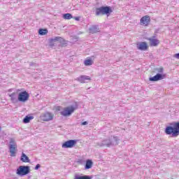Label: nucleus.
<instances>
[{
    "label": "nucleus",
    "instance_id": "25",
    "mask_svg": "<svg viewBox=\"0 0 179 179\" xmlns=\"http://www.w3.org/2000/svg\"><path fill=\"white\" fill-rule=\"evenodd\" d=\"M73 19L77 21L80 20V18L79 17H74Z\"/></svg>",
    "mask_w": 179,
    "mask_h": 179
},
{
    "label": "nucleus",
    "instance_id": "24",
    "mask_svg": "<svg viewBox=\"0 0 179 179\" xmlns=\"http://www.w3.org/2000/svg\"><path fill=\"white\" fill-rule=\"evenodd\" d=\"M175 58H177L178 59H179V53H176L174 55Z\"/></svg>",
    "mask_w": 179,
    "mask_h": 179
},
{
    "label": "nucleus",
    "instance_id": "9",
    "mask_svg": "<svg viewBox=\"0 0 179 179\" xmlns=\"http://www.w3.org/2000/svg\"><path fill=\"white\" fill-rule=\"evenodd\" d=\"M140 23L141 26H149L150 24V17L149 15H145L140 20Z\"/></svg>",
    "mask_w": 179,
    "mask_h": 179
},
{
    "label": "nucleus",
    "instance_id": "28",
    "mask_svg": "<svg viewBox=\"0 0 179 179\" xmlns=\"http://www.w3.org/2000/svg\"><path fill=\"white\" fill-rule=\"evenodd\" d=\"M82 125H87V122H83L81 124Z\"/></svg>",
    "mask_w": 179,
    "mask_h": 179
},
{
    "label": "nucleus",
    "instance_id": "16",
    "mask_svg": "<svg viewBox=\"0 0 179 179\" xmlns=\"http://www.w3.org/2000/svg\"><path fill=\"white\" fill-rule=\"evenodd\" d=\"M21 160L23 162V163H29V162H30L29 157H27L24 153H22Z\"/></svg>",
    "mask_w": 179,
    "mask_h": 179
},
{
    "label": "nucleus",
    "instance_id": "21",
    "mask_svg": "<svg viewBox=\"0 0 179 179\" xmlns=\"http://www.w3.org/2000/svg\"><path fill=\"white\" fill-rule=\"evenodd\" d=\"M64 19H66V20H71V19H73V17H72V15L71 13H66L63 15Z\"/></svg>",
    "mask_w": 179,
    "mask_h": 179
},
{
    "label": "nucleus",
    "instance_id": "4",
    "mask_svg": "<svg viewBox=\"0 0 179 179\" xmlns=\"http://www.w3.org/2000/svg\"><path fill=\"white\" fill-rule=\"evenodd\" d=\"M30 97V94L27 91H23L19 93L17 101L21 103H26L29 100Z\"/></svg>",
    "mask_w": 179,
    "mask_h": 179
},
{
    "label": "nucleus",
    "instance_id": "15",
    "mask_svg": "<svg viewBox=\"0 0 179 179\" xmlns=\"http://www.w3.org/2000/svg\"><path fill=\"white\" fill-rule=\"evenodd\" d=\"M92 166H93V162H92L91 159H88L86 161V164H85L86 170H89V169H92Z\"/></svg>",
    "mask_w": 179,
    "mask_h": 179
},
{
    "label": "nucleus",
    "instance_id": "20",
    "mask_svg": "<svg viewBox=\"0 0 179 179\" xmlns=\"http://www.w3.org/2000/svg\"><path fill=\"white\" fill-rule=\"evenodd\" d=\"M84 64L85 66L93 65V60H92L91 59H87L86 60H85Z\"/></svg>",
    "mask_w": 179,
    "mask_h": 179
},
{
    "label": "nucleus",
    "instance_id": "10",
    "mask_svg": "<svg viewBox=\"0 0 179 179\" xmlns=\"http://www.w3.org/2000/svg\"><path fill=\"white\" fill-rule=\"evenodd\" d=\"M166 78L165 75H162L160 73H157L153 77L150 78V82H157V80H162V79H164Z\"/></svg>",
    "mask_w": 179,
    "mask_h": 179
},
{
    "label": "nucleus",
    "instance_id": "18",
    "mask_svg": "<svg viewBox=\"0 0 179 179\" xmlns=\"http://www.w3.org/2000/svg\"><path fill=\"white\" fill-rule=\"evenodd\" d=\"M33 118V116H26L23 120L24 124H29V122H30Z\"/></svg>",
    "mask_w": 179,
    "mask_h": 179
},
{
    "label": "nucleus",
    "instance_id": "13",
    "mask_svg": "<svg viewBox=\"0 0 179 179\" xmlns=\"http://www.w3.org/2000/svg\"><path fill=\"white\" fill-rule=\"evenodd\" d=\"M8 96L10 97V101L13 103H17V95H16V92L9 94Z\"/></svg>",
    "mask_w": 179,
    "mask_h": 179
},
{
    "label": "nucleus",
    "instance_id": "22",
    "mask_svg": "<svg viewBox=\"0 0 179 179\" xmlns=\"http://www.w3.org/2000/svg\"><path fill=\"white\" fill-rule=\"evenodd\" d=\"M75 179H92V176H77Z\"/></svg>",
    "mask_w": 179,
    "mask_h": 179
},
{
    "label": "nucleus",
    "instance_id": "26",
    "mask_svg": "<svg viewBox=\"0 0 179 179\" xmlns=\"http://www.w3.org/2000/svg\"><path fill=\"white\" fill-rule=\"evenodd\" d=\"M38 169H40V164H37L35 167V170H38Z\"/></svg>",
    "mask_w": 179,
    "mask_h": 179
},
{
    "label": "nucleus",
    "instance_id": "5",
    "mask_svg": "<svg viewBox=\"0 0 179 179\" xmlns=\"http://www.w3.org/2000/svg\"><path fill=\"white\" fill-rule=\"evenodd\" d=\"M75 111V107L73 106H67L63 109V110L61 112V115H63L64 117H69V115H71V114Z\"/></svg>",
    "mask_w": 179,
    "mask_h": 179
},
{
    "label": "nucleus",
    "instance_id": "19",
    "mask_svg": "<svg viewBox=\"0 0 179 179\" xmlns=\"http://www.w3.org/2000/svg\"><path fill=\"white\" fill-rule=\"evenodd\" d=\"M99 31V27L97 26H94L90 29V33H92V34L94 33H98Z\"/></svg>",
    "mask_w": 179,
    "mask_h": 179
},
{
    "label": "nucleus",
    "instance_id": "14",
    "mask_svg": "<svg viewBox=\"0 0 179 179\" xmlns=\"http://www.w3.org/2000/svg\"><path fill=\"white\" fill-rule=\"evenodd\" d=\"M79 79L80 82H81L82 83H85L86 80H92V78H90V77L87 76H81Z\"/></svg>",
    "mask_w": 179,
    "mask_h": 179
},
{
    "label": "nucleus",
    "instance_id": "17",
    "mask_svg": "<svg viewBox=\"0 0 179 179\" xmlns=\"http://www.w3.org/2000/svg\"><path fill=\"white\" fill-rule=\"evenodd\" d=\"M38 34L40 36H45V34H48V30H47V29H40L38 30Z\"/></svg>",
    "mask_w": 179,
    "mask_h": 179
},
{
    "label": "nucleus",
    "instance_id": "27",
    "mask_svg": "<svg viewBox=\"0 0 179 179\" xmlns=\"http://www.w3.org/2000/svg\"><path fill=\"white\" fill-rule=\"evenodd\" d=\"M56 110H57V111H59V110H61V106H57V107L56 108Z\"/></svg>",
    "mask_w": 179,
    "mask_h": 179
},
{
    "label": "nucleus",
    "instance_id": "1",
    "mask_svg": "<svg viewBox=\"0 0 179 179\" xmlns=\"http://www.w3.org/2000/svg\"><path fill=\"white\" fill-rule=\"evenodd\" d=\"M166 135H171L173 138H176L179 135V122H175L173 126H168L165 129Z\"/></svg>",
    "mask_w": 179,
    "mask_h": 179
},
{
    "label": "nucleus",
    "instance_id": "3",
    "mask_svg": "<svg viewBox=\"0 0 179 179\" xmlns=\"http://www.w3.org/2000/svg\"><path fill=\"white\" fill-rule=\"evenodd\" d=\"M113 10L108 6L100 7L96 9V15L99 16L100 15H108V13H111Z\"/></svg>",
    "mask_w": 179,
    "mask_h": 179
},
{
    "label": "nucleus",
    "instance_id": "12",
    "mask_svg": "<svg viewBox=\"0 0 179 179\" xmlns=\"http://www.w3.org/2000/svg\"><path fill=\"white\" fill-rule=\"evenodd\" d=\"M137 48L141 51H146L149 48V46L146 42H141L137 44Z\"/></svg>",
    "mask_w": 179,
    "mask_h": 179
},
{
    "label": "nucleus",
    "instance_id": "23",
    "mask_svg": "<svg viewBox=\"0 0 179 179\" xmlns=\"http://www.w3.org/2000/svg\"><path fill=\"white\" fill-rule=\"evenodd\" d=\"M59 38H61V37H59V36L55 37V38H52V39H50V43H54V41H58V40H59Z\"/></svg>",
    "mask_w": 179,
    "mask_h": 179
},
{
    "label": "nucleus",
    "instance_id": "8",
    "mask_svg": "<svg viewBox=\"0 0 179 179\" xmlns=\"http://www.w3.org/2000/svg\"><path fill=\"white\" fill-rule=\"evenodd\" d=\"M77 142L76 140H69L62 144V148L72 149L76 145Z\"/></svg>",
    "mask_w": 179,
    "mask_h": 179
},
{
    "label": "nucleus",
    "instance_id": "6",
    "mask_svg": "<svg viewBox=\"0 0 179 179\" xmlns=\"http://www.w3.org/2000/svg\"><path fill=\"white\" fill-rule=\"evenodd\" d=\"M40 118L42 121L45 122L52 121V120H54V114L50 112H45L41 115Z\"/></svg>",
    "mask_w": 179,
    "mask_h": 179
},
{
    "label": "nucleus",
    "instance_id": "29",
    "mask_svg": "<svg viewBox=\"0 0 179 179\" xmlns=\"http://www.w3.org/2000/svg\"><path fill=\"white\" fill-rule=\"evenodd\" d=\"M0 130H1V126H0Z\"/></svg>",
    "mask_w": 179,
    "mask_h": 179
},
{
    "label": "nucleus",
    "instance_id": "11",
    "mask_svg": "<svg viewBox=\"0 0 179 179\" xmlns=\"http://www.w3.org/2000/svg\"><path fill=\"white\" fill-rule=\"evenodd\" d=\"M148 40L150 41V45H151V47H157V45L160 44V41L155 36L148 38Z\"/></svg>",
    "mask_w": 179,
    "mask_h": 179
},
{
    "label": "nucleus",
    "instance_id": "7",
    "mask_svg": "<svg viewBox=\"0 0 179 179\" xmlns=\"http://www.w3.org/2000/svg\"><path fill=\"white\" fill-rule=\"evenodd\" d=\"M10 143H12L10 145V156L12 157H15L16 156V150L17 149V145L15 143V141L13 139H11L10 141Z\"/></svg>",
    "mask_w": 179,
    "mask_h": 179
},
{
    "label": "nucleus",
    "instance_id": "2",
    "mask_svg": "<svg viewBox=\"0 0 179 179\" xmlns=\"http://www.w3.org/2000/svg\"><path fill=\"white\" fill-rule=\"evenodd\" d=\"M30 173V167L29 166H20L16 171V174L23 177V176H27Z\"/></svg>",
    "mask_w": 179,
    "mask_h": 179
}]
</instances>
